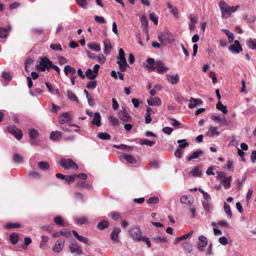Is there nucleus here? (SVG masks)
I'll use <instances>...</instances> for the list:
<instances>
[{
    "instance_id": "f257e3e1",
    "label": "nucleus",
    "mask_w": 256,
    "mask_h": 256,
    "mask_svg": "<svg viewBox=\"0 0 256 256\" xmlns=\"http://www.w3.org/2000/svg\"><path fill=\"white\" fill-rule=\"evenodd\" d=\"M144 67L149 72H152L156 70L158 74H162L169 70L164 64L160 60L154 61L153 58H148L146 63H143Z\"/></svg>"
},
{
    "instance_id": "f03ea898",
    "label": "nucleus",
    "mask_w": 256,
    "mask_h": 256,
    "mask_svg": "<svg viewBox=\"0 0 256 256\" xmlns=\"http://www.w3.org/2000/svg\"><path fill=\"white\" fill-rule=\"evenodd\" d=\"M219 7L222 12V18H228L231 16V14L236 12L238 6H229L226 3L222 0L219 4Z\"/></svg>"
},
{
    "instance_id": "7ed1b4c3",
    "label": "nucleus",
    "mask_w": 256,
    "mask_h": 256,
    "mask_svg": "<svg viewBox=\"0 0 256 256\" xmlns=\"http://www.w3.org/2000/svg\"><path fill=\"white\" fill-rule=\"evenodd\" d=\"M158 38L162 44L166 45L172 43L175 40L174 36L169 31H164L160 33Z\"/></svg>"
},
{
    "instance_id": "20e7f679",
    "label": "nucleus",
    "mask_w": 256,
    "mask_h": 256,
    "mask_svg": "<svg viewBox=\"0 0 256 256\" xmlns=\"http://www.w3.org/2000/svg\"><path fill=\"white\" fill-rule=\"evenodd\" d=\"M124 54V50L122 48H120L118 55L116 56V64L118 66L120 71L122 72H126L128 67V64L126 62Z\"/></svg>"
},
{
    "instance_id": "39448f33",
    "label": "nucleus",
    "mask_w": 256,
    "mask_h": 256,
    "mask_svg": "<svg viewBox=\"0 0 256 256\" xmlns=\"http://www.w3.org/2000/svg\"><path fill=\"white\" fill-rule=\"evenodd\" d=\"M60 164L64 169L77 170L78 166L72 159H61L60 160Z\"/></svg>"
},
{
    "instance_id": "423d86ee",
    "label": "nucleus",
    "mask_w": 256,
    "mask_h": 256,
    "mask_svg": "<svg viewBox=\"0 0 256 256\" xmlns=\"http://www.w3.org/2000/svg\"><path fill=\"white\" fill-rule=\"evenodd\" d=\"M128 232L134 241L140 242L143 238L142 232L138 227L130 228L128 230Z\"/></svg>"
},
{
    "instance_id": "0eeeda50",
    "label": "nucleus",
    "mask_w": 256,
    "mask_h": 256,
    "mask_svg": "<svg viewBox=\"0 0 256 256\" xmlns=\"http://www.w3.org/2000/svg\"><path fill=\"white\" fill-rule=\"evenodd\" d=\"M8 132L13 134L15 138L18 140H20L22 137V130L17 128L15 126H10L8 127Z\"/></svg>"
},
{
    "instance_id": "6e6552de",
    "label": "nucleus",
    "mask_w": 256,
    "mask_h": 256,
    "mask_svg": "<svg viewBox=\"0 0 256 256\" xmlns=\"http://www.w3.org/2000/svg\"><path fill=\"white\" fill-rule=\"evenodd\" d=\"M52 62L46 58H43L41 59L38 66L39 69L44 72L46 69H50L52 66Z\"/></svg>"
},
{
    "instance_id": "1a4fd4ad",
    "label": "nucleus",
    "mask_w": 256,
    "mask_h": 256,
    "mask_svg": "<svg viewBox=\"0 0 256 256\" xmlns=\"http://www.w3.org/2000/svg\"><path fill=\"white\" fill-rule=\"evenodd\" d=\"M69 248L72 254L78 255L82 254V248L76 241L72 242L69 246Z\"/></svg>"
},
{
    "instance_id": "9d476101",
    "label": "nucleus",
    "mask_w": 256,
    "mask_h": 256,
    "mask_svg": "<svg viewBox=\"0 0 256 256\" xmlns=\"http://www.w3.org/2000/svg\"><path fill=\"white\" fill-rule=\"evenodd\" d=\"M65 241L64 240L59 239L56 240L54 246L52 248V250L56 253L60 252L63 249Z\"/></svg>"
},
{
    "instance_id": "9b49d317",
    "label": "nucleus",
    "mask_w": 256,
    "mask_h": 256,
    "mask_svg": "<svg viewBox=\"0 0 256 256\" xmlns=\"http://www.w3.org/2000/svg\"><path fill=\"white\" fill-rule=\"evenodd\" d=\"M234 44L230 46L228 49L233 53L238 54L242 50V48L240 45V42L238 40L234 42Z\"/></svg>"
},
{
    "instance_id": "f8f14e48",
    "label": "nucleus",
    "mask_w": 256,
    "mask_h": 256,
    "mask_svg": "<svg viewBox=\"0 0 256 256\" xmlns=\"http://www.w3.org/2000/svg\"><path fill=\"white\" fill-rule=\"evenodd\" d=\"M72 118L70 114L68 112L62 113L58 118V122L62 124L68 122L71 120Z\"/></svg>"
},
{
    "instance_id": "ddd939ff",
    "label": "nucleus",
    "mask_w": 256,
    "mask_h": 256,
    "mask_svg": "<svg viewBox=\"0 0 256 256\" xmlns=\"http://www.w3.org/2000/svg\"><path fill=\"white\" fill-rule=\"evenodd\" d=\"M166 78L168 82L171 84H177L179 82V76L177 74H167Z\"/></svg>"
},
{
    "instance_id": "4468645a",
    "label": "nucleus",
    "mask_w": 256,
    "mask_h": 256,
    "mask_svg": "<svg viewBox=\"0 0 256 256\" xmlns=\"http://www.w3.org/2000/svg\"><path fill=\"white\" fill-rule=\"evenodd\" d=\"M121 230L120 228H114L112 233L110 234V238L114 242H120L118 234L120 232Z\"/></svg>"
},
{
    "instance_id": "2eb2a0df",
    "label": "nucleus",
    "mask_w": 256,
    "mask_h": 256,
    "mask_svg": "<svg viewBox=\"0 0 256 256\" xmlns=\"http://www.w3.org/2000/svg\"><path fill=\"white\" fill-rule=\"evenodd\" d=\"M180 201L182 204L191 206L194 202V198L190 195H184L180 198Z\"/></svg>"
},
{
    "instance_id": "dca6fc26",
    "label": "nucleus",
    "mask_w": 256,
    "mask_h": 256,
    "mask_svg": "<svg viewBox=\"0 0 256 256\" xmlns=\"http://www.w3.org/2000/svg\"><path fill=\"white\" fill-rule=\"evenodd\" d=\"M39 134L38 131L34 128H30L29 130V136L31 140L30 143L32 144H36V142L35 140L38 136Z\"/></svg>"
},
{
    "instance_id": "f3484780",
    "label": "nucleus",
    "mask_w": 256,
    "mask_h": 256,
    "mask_svg": "<svg viewBox=\"0 0 256 256\" xmlns=\"http://www.w3.org/2000/svg\"><path fill=\"white\" fill-rule=\"evenodd\" d=\"M147 102L150 106H160L162 104L161 100L158 97L150 98Z\"/></svg>"
},
{
    "instance_id": "a211bd4d",
    "label": "nucleus",
    "mask_w": 256,
    "mask_h": 256,
    "mask_svg": "<svg viewBox=\"0 0 256 256\" xmlns=\"http://www.w3.org/2000/svg\"><path fill=\"white\" fill-rule=\"evenodd\" d=\"M202 103V101L200 99L191 98L189 100L188 108L192 109L201 104Z\"/></svg>"
},
{
    "instance_id": "6ab92c4d",
    "label": "nucleus",
    "mask_w": 256,
    "mask_h": 256,
    "mask_svg": "<svg viewBox=\"0 0 256 256\" xmlns=\"http://www.w3.org/2000/svg\"><path fill=\"white\" fill-rule=\"evenodd\" d=\"M118 117L121 120L124 122H128L130 119V117L128 113L124 110H120L118 112Z\"/></svg>"
},
{
    "instance_id": "aec40b11",
    "label": "nucleus",
    "mask_w": 256,
    "mask_h": 256,
    "mask_svg": "<svg viewBox=\"0 0 256 256\" xmlns=\"http://www.w3.org/2000/svg\"><path fill=\"white\" fill-rule=\"evenodd\" d=\"M232 180L231 176L226 177L224 179H222L220 181V182L222 184L225 189H228L230 186V182Z\"/></svg>"
},
{
    "instance_id": "412c9836",
    "label": "nucleus",
    "mask_w": 256,
    "mask_h": 256,
    "mask_svg": "<svg viewBox=\"0 0 256 256\" xmlns=\"http://www.w3.org/2000/svg\"><path fill=\"white\" fill-rule=\"evenodd\" d=\"M204 153L202 150H198L194 152L190 156L186 157L188 161H191L194 159L197 158Z\"/></svg>"
},
{
    "instance_id": "4be33fe9",
    "label": "nucleus",
    "mask_w": 256,
    "mask_h": 256,
    "mask_svg": "<svg viewBox=\"0 0 256 256\" xmlns=\"http://www.w3.org/2000/svg\"><path fill=\"white\" fill-rule=\"evenodd\" d=\"M100 120L101 116L100 114L98 112H95L94 115L92 123L97 126H101Z\"/></svg>"
},
{
    "instance_id": "5701e85b",
    "label": "nucleus",
    "mask_w": 256,
    "mask_h": 256,
    "mask_svg": "<svg viewBox=\"0 0 256 256\" xmlns=\"http://www.w3.org/2000/svg\"><path fill=\"white\" fill-rule=\"evenodd\" d=\"M220 132L218 130V128L216 126H211L210 127L208 131L206 133V135L208 136H213L216 134L219 135Z\"/></svg>"
},
{
    "instance_id": "b1692460",
    "label": "nucleus",
    "mask_w": 256,
    "mask_h": 256,
    "mask_svg": "<svg viewBox=\"0 0 256 256\" xmlns=\"http://www.w3.org/2000/svg\"><path fill=\"white\" fill-rule=\"evenodd\" d=\"M64 72L68 76L70 74L74 76L76 72V70L69 65H66L64 68Z\"/></svg>"
},
{
    "instance_id": "393cba45",
    "label": "nucleus",
    "mask_w": 256,
    "mask_h": 256,
    "mask_svg": "<svg viewBox=\"0 0 256 256\" xmlns=\"http://www.w3.org/2000/svg\"><path fill=\"white\" fill-rule=\"evenodd\" d=\"M62 137V132L58 131L52 132L50 134V139L58 140Z\"/></svg>"
},
{
    "instance_id": "a878e982",
    "label": "nucleus",
    "mask_w": 256,
    "mask_h": 256,
    "mask_svg": "<svg viewBox=\"0 0 256 256\" xmlns=\"http://www.w3.org/2000/svg\"><path fill=\"white\" fill-rule=\"evenodd\" d=\"M54 220L56 224L59 226H68L67 224L64 222L62 218L60 216L54 217Z\"/></svg>"
},
{
    "instance_id": "bb28decb",
    "label": "nucleus",
    "mask_w": 256,
    "mask_h": 256,
    "mask_svg": "<svg viewBox=\"0 0 256 256\" xmlns=\"http://www.w3.org/2000/svg\"><path fill=\"white\" fill-rule=\"evenodd\" d=\"M72 232L73 234L75 236V237L78 239V240L82 242H84V244H87L88 242V238L84 237L82 236L79 235L78 232L74 230H73L72 231Z\"/></svg>"
},
{
    "instance_id": "cd10ccee",
    "label": "nucleus",
    "mask_w": 256,
    "mask_h": 256,
    "mask_svg": "<svg viewBox=\"0 0 256 256\" xmlns=\"http://www.w3.org/2000/svg\"><path fill=\"white\" fill-rule=\"evenodd\" d=\"M247 46L252 50H256V39L249 38L246 40Z\"/></svg>"
},
{
    "instance_id": "c85d7f7f",
    "label": "nucleus",
    "mask_w": 256,
    "mask_h": 256,
    "mask_svg": "<svg viewBox=\"0 0 256 256\" xmlns=\"http://www.w3.org/2000/svg\"><path fill=\"white\" fill-rule=\"evenodd\" d=\"M190 174L194 176H200L202 174V168L197 166L194 168L190 172Z\"/></svg>"
},
{
    "instance_id": "c756f323",
    "label": "nucleus",
    "mask_w": 256,
    "mask_h": 256,
    "mask_svg": "<svg viewBox=\"0 0 256 256\" xmlns=\"http://www.w3.org/2000/svg\"><path fill=\"white\" fill-rule=\"evenodd\" d=\"M75 222L76 224H82L88 222V218L85 216H82L80 217H76L74 218Z\"/></svg>"
},
{
    "instance_id": "7c9ffc66",
    "label": "nucleus",
    "mask_w": 256,
    "mask_h": 256,
    "mask_svg": "<svg viewBox=\"0 0 256 256\" xmlns=\"http://www.w3.org/2000/svg\"><path fill=\"white\" fill-rule=\"evenodd\" d=\"M202 204L204 210L206 212H210L212 209V204L211 202L202 201Z\"/></svg>"
},
{
    "instance_id": "2f4dec72",
    "label": "nucleus",
    "mask_w": 256,
    "mask_h": 256,
    "mask_svg": "<svg viewBox=\"0 0 256 256\" xmlns=\"http://www.w3.org/2000/svg\"><path fill=\"white\" fill-rule=\"evenodd\" d=\"M104 52L106 54L108 55L112 48L111 44L108 40H105L104 42Z\"/></svg>"
},
{
    "instance_id": "473e14b6",
    "label": "nucleus",
    "mask_w": 256,
    "mask_h": 256,
    "mask_svg": "<svg viewBox=\"0 0 256 256\" xmlns=\"http://www.w3.org/2000/svg\"><path fill=\"white\" fill-rule=\"evenodd\" d=\"M86 76L88 79L94 80L97 76L98 74H96V72L92 71V69L88 68L86 72Z\"/></svg>"
},
{
    "instance_id": "72a5a7b5",
    "label": "nucleus",
    "mask_w": 256,
    "mask_h": 256,
    "mask_svg": "<svg viewBox=\"0 0 256 256\" xmlns=\"http://www.w3.org/2000/svg\"><path fill=\"white\" fill-rule=\"evenodd\" d=\"M66 96L68 98L71 100L78 102V100L76 95L71 90H68L66 92Z\"/></svg>"
},
{
    "instance_id": "f704fd0d",
    "label": "nucleus",
    "mask_w": 256,
    "mask_h": 256,
    "mask_svg": "<svg viewBox=\"0 0 256 256\" xmlns=\"http://www.w3.org/2000/svg\"><path fill=\"white\" fill-rule=\"evenodd\" d=\"M10 30V26L7 28H0V38H4L7 36L8 32Z\"/></svg>"
},
{
    "instance_id": "c9c22d12",
    "label": "nucleus",
    "mask_w": 256,
    "mask_h": 256,
    "mask_svg": "<svg viewBox=\"0 0 256 256\" xmlns=\"http://www.w3.org/2000/svg\"><path fill=\"white\" fill-rule=\"evenodd\" d=\"M216 108L218 110L221 111L224 114H226L228 112L226 106L224 105L220 101H219L217 103Z\"/></svg>"
},
{
    "instance_id": "e433bc0d",
    "label": "nucleus",
    "mask_w": 256,
    "mask_h": 256,
    "mask_svg": "<svg viewBox=\"0 0 256 256\" xmlns=\"http://www.w3.org/2000/svg\"><path fill=\"white\" fill-rule=\"evenodd\" d=\"M211 118L214 121L218 122L220 123L225 124L226 122V119L224 117L222 119L218 116L215 114H213L211 115Z\"/></svg>"
},
{
    "instance_id": "4c0bfd02",
    "label": "nucleus",
    "mask_w": 256,
    "mask_h": 256,
    "mask_svg": "<svg viewBox=\"0 0 256 256\" xmlns=\"http://www.w3.org/2000/svg\"><path fill=\"white\" fill-rule=\"evenodd\" d=\"M198 239L199 240L198 245L204 246L205 247L208 245V241L206 236H200Z\"/></svg>"
},
{
    "instance_id": "58836bf2",
    "label": "nucleus",
    "mask_w": 256,
    "mask_h": 256,
    "mask_svg": "<svg viewBox=\"0 0 256 256\" xmlns=\"http://www.w3.org/2000/svg\"><path fill=\"white\" fill-rule=\"evenodd\" d=\"M42 240L40 246L42 249H45L46 247V242L48 241L49 238L48 236H41Z\"/></svg>"
},
{
    "instance_id": "ea45409f",
    "label": "nucleus",
    "mask_w": 256,
    "mask_h": 256,
    "mask_svg": "<svg viewBox=\"0 0 256 256\" xmlns=\"http://www.w3.org/2000/svg\"><path fill=\"white\" fill-rule=\"evenodd\" d=\"M222 31L228 37L230 43H232L234 38V35L232 33L230 32L228 30L222 29Z\"/></svg>"
},
{
    "instance_id": "a19ab883",
    "label": "nucleus",
    "mask_w": 256,
    "mask_h": 256,
    "mask_svg": "<svg viewBox=\"0 0 256 256\" xmlns=\"http://www.w3.org/2000/svg\"><path fill=\"white\" fill-rule=\"evenodd\" d=\"M19 236L16 233H12L10 236V240L13 244H16L18 241Z\"/></svg>"
},
{
    "instance_id": "79ce46f5",
    "label": "nucleus",
    "mask_w": 256,
    "mask_h": 256,
    "mask_svg": "<svg viewBox=\"0 0 256 256\" xmlns=\"http://www.w3.org/2000/svg\"><path fill=\"white\" fill-rule=\"evenodd\" d=\"M109 223L108 220H104L99 222L97 226V228L100 230L106 228L108 226Z\"/></svg>"
},
{
    "instance_id": "37998d69",
    "label": "nucleus",
    "mask_w": 256,
    "mask_h": 256,
    "mask_svg": "<svg viewBox=\"0 0 256 256\" xmlns=\"http://www.w3.org/2000/svg\"><path fill=\"white\" fill-rule=\"evenodd\" d=\"M98 137L102 140H108L110 139V136L106 132H100L98 134Z\"/></svg>"
},
{
    "instance_id": "c03bdc74",
    "label": "nucleus",
    "mask_w": 256,
    "mask_h": 256,
    "mask_svg": "<svg viewBox=\"0 0 256 256\" xmlns=\"http://www.w3.org/2000/svg\"><path fill=\"white\" fill-rule=\"evenodd\" d=\"M39 168L42 170H46L49 168V164L46 162H40L38 163Z\"/></svg>"
},
{
    "instance_id": "a18cd8bd",
    "label": "nucleus",
    "mask_w": 256,
    "mask_h": 256,
    "mask_svg": "<svg viewBox=\"0 0 256 256\" xmlns=\"http://www.w3.org/2000/svg\"><path fill=\"white\" fill-rule=\"evenodd\" d=\"M140 22H142V28H145L146 31L148 30V22L146 20V16H142L140 18Z\"/></svg>"
},
{
    "instance_id": "49530a36",
    "label": "nucleus",
    "mask_w": 256,
    "mask_h": 256,
    "mask_svg": "<svg viewBox=\"0 0 256 256\" xmlns=\"http://www.w3.org/2000/svg\"><path fill=\"white\" fill-rule=\"evenodd\" d=\"M140 143L142 145H147L148 146H152L154 144V142L152 140H150L148 139H142Z\"/></svg>"
},
{
    "instance_id": "de8ad7c7",
    "label": "nucleus",
    "mask_w": 256,
    "mask_h": 256,
    "mask_svg": "<svg viewBox=\"0 0 256 256\" xmlns=\"http://www.w3.org/2000/svg\"><path fill=\"white\" fill-rule=\"evenodd\" d=\"M125 160L132 164H136V160L134 156L132 155L127 154L124 156Z\"/></svg>"
},
{
    "instance_id": "09e8293b",
    "label": "nucleus",
    "mask_w": 256,
    "mask_h": 256,
    "mask_svg": "<svg viewBox=\"0 0 256 256\" xmlns=\"http://www.w3.org/2000/svg\"><path fill=\"white\" fill-rule=\"evenodd\" d=\"M152 240L157 243L159 242H166L168 240L164 236H156L152 238Z\"/></svg>"
},
{
    "instance_id": "8fccbe9b",
    "label": "nucleus",
    "mask_w": 256,
    "mask_h": 256,
    "mask_svg": "<svg viewBox=\"0 0 256 256\" xmlns=\"http://www.w3.org/2000/svg\"><path fill=\"white\" fill-rule=\"evenodd\" d=\"M88 46L90 49H92L96 52H99L100 50V46L98 44H97L95 43L88 44Z\"/></svg>"
},
{
    "instance_id": "3c124183",
    "label": "nucleus",
    "mask_w": 256,
    "mask_h": 256,
    "mask_svg": "<svg viewBox=\"0 0 256 256\" xmlns=\"http://www.w3.org/2000/svg\"><path fill=\"white\" fill-rule=\"evenodd\" d=\"M224 210L225 212L227 214L228 218H231L232 216V214L231 212L230 206L226 203H224Z\"/></svg>"
},
{
    "instance_id": "603ef678",
    "label": "nucleus",
    "mask_w": 256,
    "mask_h": 256,
    "mask_svg": "<svg viewBox=\"0 0 256 256\" xmlns=\"http://www.w3.org/2000/svg\"><path fill=\"white\" fill-rule=\"evenodd\" d=\"M159 198L158 197L154 196L150 198L148 200L147 203L148 204H156L159 202Z\"/></svg>"
},
{
    "instance_id": "864d4df0",
    "label": "nucleus",
    "mask_w": 256,
    "mask_h": 256,
    "mask_svg": "<svg viewBox=\"0 0 256 256\" xmlns=\"http://www.w3.org/2000/svg\"><path fill=\"white\" fill-rule=\"evenodd\" d=\"M114 148L121 149V150H126L128 151L132 150H133V148L131 146H128L124 144H120V145H114Z\"/></svg>"
},
{
    "instance_id": "5fc2aeb1",
    "label": "nucleus",
    "mask_w": 256,
    "mask_h": 256,
    "mask_svg": "<svg viewBox=\"0 0 256 256\" xmlns=\"http://www.w3.org/2000/svg\"><path fill=\"white\" fill-rule=\"evenodd\" d=\"M177 142L179 144L178 147L181 148H185L188 146L189 144L186 142V140H179L177 141Z\"/></svg>"
},
{
    "instance_id": "6e6d98bb",
    "label": "nucleus",
    "mask_w": 256,
    "mask_h": 256,
    "mask_svg": "<svg viewBox=\"0 0 256 256\" xmlns=\"http://www.w3.org/2000/svg\"><path fill=\"white\" fill-rule=\"evenodd\" d=\"M76 2L83 8H86L88 6L86 0H76Z\"/></svg>"
},
{
    "instance_id": "4d7b16f0",
    "label": "nucleus",
    "mask_w": 256,
    "mask_h": 256,
    "mask_svg": "<svg viewBox=\"0 0 256 256\" xmlns=\"http://www.w3.org/2000/svg\"><path fill=\"white\" fill-rule=\"evenodd\" d=\"M20 226V224L18 223H7L5 225V228L6 229H10L12 228H18Z\"/></svg>"
},
{
    "instance_id": "13d9d810",
    "label": "nucleus",
    "mask_w": 256,
    "mask_h": 256,
    "mask_svg": "<svg viewBox=\"0 0 256 256\" xmlns=\"http://www.w3.org/2000/svg\"><path fill=\"white\" fill-rule=\"evenodd\" d=\"M14 161L16 163H22L23 161V158L18 154H14L13 156Z\"/></svg>"
},
{
    "instance_id": "bf43d9fd",
    "label": "nucleus",
    "mask_w": 256,
    "mask_h": 256,
    "mask_svg": "<svg viewBox=\"0 0 256 256\" xmlns=\"http://www.w3.org/2000/svg\"><path fill=\"white\" fill-rule=\"evenodd\" d=\"M61 236L68 237L70 235V231L67 228H63L60 231Z\"/></svg>"
},
{
    "instance_id": "052dcab7",
    "label": "nucleus",
    "mask_w": 256,
    "mask_h": 256,
    "mask_svg": "<svg viewBox=\"0 0 256 256\" xmlns=\"http://www.w3.org/2000/svg\"><path fill=\"white\" fill-rule=\"evenodd\" d=\"M97 86V83L96 80H92L89 82L86 85V88H92L94 89L96 88Z\"/></svg>"
},
{
    "instance_id": "680f3d73",
    "label": "nucleus",
    "mask_w": 256,
    "mask_h": 256,
    "mask_svg": "<svg viewBox=\"0 0 256 256\" xmlns=\"http://www.w3.org/2000/svg\"><path fill=\"white\" fill-rule=\"evenodd\" d=\"M150 18L154 22L155 24L158 23V18L154 13H150Z\"/></svg>"
},
{
    "instance_id": "e2e57ef3",
    "label": "nucleus",
    "mask_w": 256,
    "mask_h": 256,
    "mask_svg": "<svg viewBox=\"0 0 256 256\" xmlns=\"http://www.w3.org/2000/svg\"><path fill=\"white\" fill-rule=\"evenodd\" d=\"M182 246L184 250L188 251L189 253L191 252L190 244L186 242H184L182 244Z\"/></svg>"
},
{
    "instance_id": "0e129e2a",
    "label": "nucleus",
    "mask_w": 256,
    "mask_h": 256,
    "mask_svg": "<svg viewBox=\"0 0 256 256\" xmlns=\"http://www.w3.org/2000/svg\"><path fill=\"white\" fill-rule=\"evenodd\" d=\"M50 48L54 50H62V48L60 44H52L50 45Z\"/></svg>"
},
{
    "instance_id": "69168bd1",
    "label": "nucleus",
    "mask_w": 256,
    "mask_h": 256,
    "mask_svg": "<svg viewBox=\"0 0 256 256\" xmlns=\"http://www.w3.org/2000/svg\"><path fill=\"white\" fill-rule=\"evenodd\" d=\"M226 178V174L224 172H217V176L216 177L217 180L221 181L222 180Z\"/></svg>"
},
{
    "instance_id": "338daca9",
    "label": "nucleus",
    "mask_w": 256,
    "mask_h": 256,
    "mask_svg": "<svg viewBox=\"0 0 256 256\" xmlns=\"http://www.w3.org/2000/svg\"><path fill=\"white\" fill-rule=\"evenodd\" d=\"M112 218L114 220H117L120 218V215L119 212H115L110 213Z\"/></svg>"
},
{
    "instance_id": "774afa93",
    "label": "nucleus",
    "mask_w": 256,
    "mask_h": 256,
    "mask_svg": "<svg viewBox=\"0 0 256 256\" xmlns=\"http://www.w3.org/2000/svg\"><path fill=\"white\" fill-rule=\"evenodd\" d=\"M94 20L100 24H104L106 20L103 16H94Z\"/></svg>"
}]
</instances>
